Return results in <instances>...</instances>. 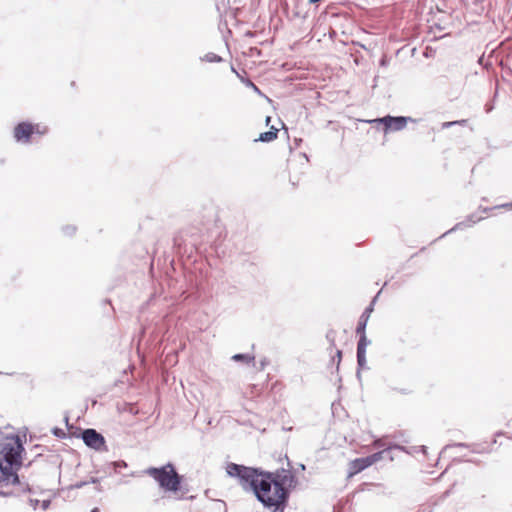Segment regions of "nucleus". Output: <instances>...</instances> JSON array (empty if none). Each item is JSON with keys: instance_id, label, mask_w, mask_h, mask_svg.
Segmentation results:
<instances>
[{"instance_id": "nucleus-2", "label": "nucleus", "mask_w": 512, "mask_h": 512, "mask_svg": "<svg viewBox=\"0 0 512 512\" xmlns=\"http://www.w3.org/2000/svg\"><path fill=\"white\" fill-rule=\"evenodd\" d=\"M24 450L19 437H8L0 451V484L7 486L19 482L14 466L21 465V453Z\"/></svg>"}, {"instance_id": "nucleus-13", "label": "nucleus", "mask_w": 512, "mask_h": 512, "mask_svg": "<svg viewBox=\"0 0 512 512\" xmlns=\"http://www.w3.org/2000/svg\"><path fill=\"white\" fill-rule=\"evenodd\" d=\"M458 125L465 127L464 135L470 136L472 134L473 129H472V127H470L468 125V120L467 119L450 121V128H453V127L458 126Z\"/></svg>"}, {"instance_id": "nucleus-14", "label": "nucleus", "mask_w": 512, "mask_h": 512, "mask_svg": "<svg viewBox=\"0 0 512 512\" xmlns=\"http://www.w3.org/2000/svg\"><path fill=\"white\" fill-rule=\"evenodd\" d=\"M232 358L236 361H246V362H250V361L254 360V357H249L248 355H245V354H236Z\"/></svg>"}, {"instance_id": "nucleus-23", "label": "nucleus", "mask_w": 512, "mask_h": 512, "mask_svg": "<svg viewBox=\"0 0 512 512\" xmlns=\"http://www.w3.org/2000/svg\"><path fill=\"white\" fill-rule=\"evenodd\" d=\"M505 206H510V207H512V203H511V204H506Z\"/></svg>"}, {"instance_id": "nucleus-16", "label": "nucleus", "mask_w": 512, "mask_h": 512, "mask_svg": "<svg viewBox=\"0 0 512 512\" xmlns=\"http://www.w3.org/2000/svg\"><path fill=\"white\" fill-rule=\"evenodd\" d=\"M464 446H466V445H465V444H463V443H450V444H449V447H450V448H451V447H464Z\"/></svg>"}, {"instance_id": "nucleus-17", "label": "nucleus", "mask_w": 512, "mask_h": 512, "mask_svg": "<svg viewBox=\"0 0 512 512\" xmlns=\"http://www.w3.org/2000/svg\"><path fill=\"white\" fill-rule=\"evenodd\" d=\"M336 355H337V358H338V362H340L341 358H342V352L340 350H337Z\"/></svg>"}, {"instance_id": "nucleus-18", "label": "nucleus", "mask_w": 512, "mask_h": 512, "mask_svg": "<svg viewBox=\"0 0 512 512\" xmlns=\"http://www.w3.org/2000/svg\"><path fill=\"white\" fill-rule=\"evenodd\" d=\"M373 446H374V447H381L380 440H376V441L373 443Z\"/></svg>"}, {"instance_id": "nucleus-1", "label": "nucleus", "mask_w": 512, "mask_h": 512, "mask_svg": "<svg viewBox=\"0 0 512 512\" xmlns=\"http://www.w3.org/2000/svg\"><path fill=\"white\" fill-rule=\"evenodd\" d=\"M226 472L231 477L239 478L241 486L244 489H251L264 506L275 509L280 508L287 501V486H290L294 479L288 470L264 473L235 463H228Z\"/></svg>"}, {"instance_id": "nucleus-22", "label": "nucleus", "mask_w": 512, "mask_h": 512, "mask_svg": "<svg viewBox=\"0 0 512 512\" xmlns=\"http://www.w3.org/2000/svg\"><path fill=\"white\" fill-rule=\"evenodd\" d=\"M422 452H423V454H426V448L425 447L422 448Z\"/></svg>"}, {"instance_id": "nucleus-10", "label": "nucleus", "mask_w": 512, "mask_h": 512, "mask_svg": "<svg viewBox=\"0 0 512 512\" xmlns=\"http://www.w3.org/2000/svg\"><path fill=\"white\" fill-rule=\"evenodd\" d=\"M263 391H264L263 383H252L246 388L245 396L247 398H255V397L260 396Z\"/></svg>"}, {"instance_id": "nucleus-12", "label": "nucleus", "mask_w": 512, "mask_h": 512, "mask_svg": "<svg viewBox=\"0 0 512 512\" xmlns=\"http://www.w3.org/2000/svg\"><path fill=\"white\" fill-rule=\"evenodd\" d=\"M480 219H481L480 217H476L475 215H470L468 217V219L466 220V222L456 224L453 228L449 229V232L451 233L453 231L459 230V229H461L462 226H471V225L477 223Z\"/></svg>"}, {"instance_id": "nucleus-20", "label": "nucleus", "mask_w": 512, "mask_h": 512, "mask_svg": "<svg viewBox=\"0 0 512 512\" xmlns=\"http://www.w3.org/2000/svg\"><path fill=\"white\" fill-rule=\"evenodd\" d=\"M471 451H472V452H475V453H480V452H481L480 450H478V449H476V448H473Z\"/></svg>"}, {"instance_id": "nucleus-8", "label": "nucleus", "mask_w": 512, "mask_h": 512, "mask_svg": "<svg viewBox=\"0 0 512 512\" xmlns=\"http://www.w3.org/2000/svg\"><path fill=\"white\" fill-rule=\"evenodd\" d=\"M369 344L366 335H361L357 346V361L359 366L366 364V347Z\"/></svg>"}, {"instance_id": "nucleus-11", "label": "nucleus", "mask_w": 512, "mask_h": 512, "mask_svg": "<svg viewBox=\"0 0 512 512\" xmlns=\"http://www.w3.org/2000/svg\"><path fill=\"white\" fill-rule=\"evenodd\" d=\"M277 135L278 129L272 126L269 131L261 133L257 140L262 142H271L277 138Z\"/></svg>"}, {"instance_id": "nucleus-3", "label": "nucleus", "mask_w": 512, "mask_h": 512, "mask_svg": "<svg viewBox=\"0 0 512 512\" xmlns=\"http://www.w3.org/2000/svg\"><path fill=\"white\" fill-rule=\"evenodd\" d=\"M145 473L151 476L165 491L177 492L181 485V476L175 467L168 463L160 468L150 467Z\"/></svg>"}, {"instance_id": "nucleus-21", "label": "nucleus", "mask_w": 512, "mask_h": 512, "mask_svg": "<svg viewBox=\"0 0 512 512\" xmlns=\"http://www.w3.org/2000/svg\"><path fill=\"white\" fill-rule=\"evenodd\" d=\"M91 512H99V508L95 507Z\"/></svg>"}, {"instance_id": "nucleus-19", "label": "nucleus", "mask_w": 512, "mask_h": 512, "mask_svg": "<svg viewBox=\"0 0 512 512\" xmlns=\"http://www.w3.org/2000/svg\"><path fill=\"white\" fill-rule=\"evenodd\" d=\"M270 121H271V117H270V116H267V117H266V120H265L266 124H267V125H269Z\"/></svg>"}, {"instance_id": "nucleus-15", "label": "nucleus", "mask_w": 512, "mask_h": 512, "mask_svg": "<svg viewBox=\"0 0 512 512\" xmlns=\"http://www.w3.org/2000/svg\"><path fill=\"white\" fill-rule=\"evenodd\" d=\"M54 434L58 437H64L65 436V433L62 429H59V428H56L54 429Z\"/></svg>"}, {"instance_id": "nucleus-4", "label": "nucleus", "mask_w": 512, "mask_h": 512, "mask_svg": "<svg viewBox=\"0 0 512 512\" xmlns=\"http://www.w3.org/2000/svg\"><path fill=\"white\" fill-rule=\"evenodd\" d=\"M389 451L390 449H384L367 457L357 458L350 461L348 464V478L355 476L366 468L382 460L385 455L389 454Z\"/></svg>"}, {"instance_id": "nucleus-5", "label": "nucleus", "mask_w": 512, "mask_h": 512, "mask_svg": "<svg viewBox=\"0 0 512 512\" xmlns=\"http://www.w3.org/2000/svg\"><path fill=\"white\" fill-rule=\"evenodd\" d=\"M48 131L46 126L40 124H32L29 122H21L14 128V138L18 142L29 143L34 134L44 135Z\"/></svg>"}, {"instance_id": "nucleus-7", "label": "nucleus", "mask_w": 512, "mask_h": 512, "mask_svg": "<svg viewBox=\"0 0 512 512\" xmlns=\"http://www.w3.org/2000/svg\"><path fill=\"white\" fill-rule=\"evenodd\" d=\"M372 122L383 123L384 126H385V132H387L388 130H393V131L401 130L407 124L406 118H404V117H391V116H386V117H383V118L375 119Z\"/></svg>"}, {"instance_id": "nucleus-9", "label": "nucleus", "mask_w": 512, "mask_h": 512, "mask_svg": "<svg viewBox=\"0 0 512 512\" xmlns=\"http://www.w3.org/2000/svg\"><path fill=\"white\" fill-rule=\"evenodd\" d=\"M372 312V307H368L364 312L363 314L361 315L360 319H359V322H358V325H357V328H356V333L361 336V335H366L365 334V329H366V325H367V322H368V319L370 317V313Z\"/></svg>"}, {"instance_id": "nucleus-6", "label": "nucleus", "mask_w": 512, "mask_h": 512, "mask_svg": "<svg viewBox=\"0 0 512 512\" xmlns=\"http://www.w3.org/2000/svg\"><path fill=\"white\" fill-rule=\"evenodd\" d=\"M84 443L95 450H101L105 446L104 437L94 429H86L82 432Z\"/></svg>"}]
</instances>
